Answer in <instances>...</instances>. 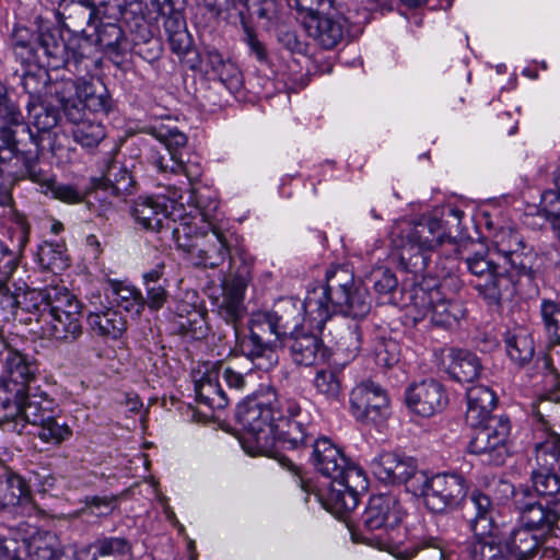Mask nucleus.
<instances>
[{"mask_svg":"<svg viewBox=\"0 0 560 560\" xmlns=\"http://www.w3.org/2000/svg\"><path fill=\"white\" fill-rule=\"evenodd\" d=\"M540 211L555 230L560 229V194L548 189L541 196Z\"/></svg>","mask_w":560,"mask_h":560,"instance_id":"864d4df0","label":"nucleus"},{"mask_svg":"<svg viewBox=\"0 0 560 560\" xmlns=\"http://www.w3.org/2000/svg\"><path fill=\"white\" fill-rule=\"evenodd\" d=\"M38 260L43 268L60 272L68 267V256L65 245L45 242L38 248Z\"/></svg>","mask_w":560,"mask_h":560,"instance_id":"49530a36","label":"nucleus"},{"mask_svg":"<svg viewBox=\"0 0 560 560\" xmlns=\"http://www.w3.org/2000/svg\"><path fill=\"white\" fill-rule=\"evenodd\" d=\"M469 503L475 512L470 518V529L474 535L485 536L500 528L494 522V508L488 495L475 490L469 497Z\"/></svg>","mask_w":560,"mask_h":560,"instance_id":"72a5a7b5","label":"nucleus"},{"mask_svg":"<svg viewBox=\"0 0 560 560\" xmlns=\"http://www.w3.org/2000/svg\"><path fill=\"white\" fill-rule=\"evenodd\" d=\"M177 198H180L177 190L172 192V198L140 196L133 201L131 215L136 223L144 230L160 232L163 229H171L177 245L186 248L190 245L184 243L183 238H190L203 230L198 226L197 217L192 215V209L185 212L183 206H176Z\"/></svg>","mask_w":560,"mask_h":560,"instance_id":"6e6552de","label":"nucleus"},{"mask_svg":"<svg viewBox=\"0 0 560 560\" xmlns=\"http://www.w3.org/2000/svg\"><path fill=\"white\" fill-rule=\"evenodd\" d=\"M504 340L506 353L515 364L523 366L532 361L535 354V345L527 328L515 326L509 329Z\"/></svg>","mask_w":560,"mask_h":560,"instance_id":"f704fd0d","label":"nucleus"},{"mask_svg":"<svg viewBox=\"0 0 560 560\" xmlns=\"http://www.w3.org/2000/svg\"><path fill=\"white\" fill-rule=\"evenodd\" d=\"M407 406L422 417L441 412L448 405V394L442 383L434 378L411 384L406 390Z\"/></svg>","mask_w":560,"mask_h":560,"instance_id":"412c9836","label":"nucleus"},{"mask_svg":"<svg viewBox=\"0 0 560 560\" xmlns=\"http://www.w3.org/2000/svg\"><path fill=\"white\" fill-rule=\"evenodd\" d=\"M95 551L89 560H131V546L121 537H108L94 545Z\"/></svg>","mask_w":560,"mask_h":560,"instance_id":"ea45409f","label":"nucleus"},{"mask_svg":"<svg viewBox=\"0 0 560 560\" xmlns=\"http://www.w3.org/2000/svg\"><path fill=\"white\" fill-rule=\"evenodd\" d=\"M538 536L523 526L514 528L505 539L504 548L515 560L532 558L540 547Z\"/></svg>","mask_w":560,"mask_h":560,"instance_id":"e433bc0d","label":"nucleus"},{"mask_svg":"<svg viewBox=\"0 0 560 560\" xmlns=\"http://www.w3.org/2000/svg\"><path fill=\"white\" fill-rule=\"evenodd\" d=\"M474 434L469 442V452L476 455H487L494 465L504 463L508 451L506 441L511 425L508 419L492 417L480 424L472 425Z\"/></svg>","mask_w":560,"mask_h":560,"instance_id":"dca6fc26","label":"nucleus"},{"mask_svg":"<svg viewBox=\"0 0 560 560\" xmlns=\"http://www.w3.org/2000/svg\"><path fill=\"white\" fill-rule=\"evenodd\" d=\"M206 65L231 93L241 89L243 83L242 73L235 63L225 61L218 51H209L206 56Z\"/></svg>","mask_w":560,"mask_h":560,"instance_id":"58836bf2","label":"nucleus"},{"mask_svg":"<svg viewBox=\"0 0 560 560\" xmlns=\"http://www.w3.org/2000/svg\"><path fill=\"white\" fill-rule=\"evenodd\" d=\"M22 308L28 316L24 324H35L46 338L72 342L82 335V306L67 288L48 287L24 292Z\"/></svg>","mask_w":560,"mask_h":560,"instance_id":"7ed1b4c3","label":"nucleus"},{"mask_svg":"<svg viewBox=\"0 0 560 560\" xmlns=\"http://www.w3.org/2000/svg\"><path fill=\"white\" fill-rule=\"evenodd\" d=\"M55 93L67 119L73 125L74 140L85 148H94L105 138V128L95 117L107 107L103 94H96L92 83L63 80L54 84Z\"/></svg>","mask_w":560,"mask_h":560,"instance_id":"39448f33","label":"nucleus"},{"mask_svg":"<svg viewBox=\"0 0 560 560\" xmlns=\"http://www.w3.org/2000/svg\"><path fill=\"white\" fill-rule=\"evenodd\" d=\"M237 420L244 429L241 440L250 455H271L276 448L277 404L268 397L249 398L237 408Z\"/></svg>","mask_w":560,"mask_h":560,"instance_id":"9d476101","label":"nucleus"},{"mask_svg":"<svg viewBox=\"0 0 560 560\" xmlns=\"http://www.w3.org/2000/svg\"><path fill=\"white\" fill-rule=\"evenodd\" d=\"M277 404L276 447L294 450L304 445L312 434L301 417L299 402L289 396L275 397Z\"/></svg>","mask_w":560,"mask_h":560,"instance_id":"2eb2a0df","label":"nucleus"},{"mask_svg":"<svg viewBox=\"0 0 560 560\" xmlns=\"http://www.w3.org/2000/svg\"><path fill=\"white\" fill-rule=\"evenodd\" d=\"M3 363L9 380L22 386L24 390L36 378L38 372L37 361L4 343Z\"/></svg>","mask_w":560,"mask_h":560,"instance_id":"c85d7f7f","label":"nucleus"},{"mask_svg":"<svg viewBox=\"0 0 560 560\" xmlns=\"http://www.w3.org/2000/svg\"><path fill=\"white\" fill-rule=\"evenodd\" d=\"M249 331L254 335V338H260L262 340L275 338V347L283 337L278 322L271 312L254 315L250 319Z\"/></svg>","mask_w":560,"mask_h":560,"instance_id":"de8ad7c7","label":"nucleus"},{"mask_svg":"<svg viewBox=\"0 0 560 560\" xmlns=\"http://www.w3.org/2000/svg\"><path fill=\"white\" fill-rule=\"evenodd\" d=\"M0 119L2 127L21 126L24 117L19 106L10 98L7 88L0 83Z\"/></svg>","mask_w":560,"mask_h":560,"instance_id":"3c124183","label":"nucleus"},{"mask_svg":"<svg viewBox=\"0 0 560 560\" xmlns=\"http://www.w3.org/2000/svg\"><path fill=\"white\" fill-rule=\"evenodd\" d=\"M536 448L538 459L549 455L552 462L545 458V464L550 468H541L533 472V486L540 495H555L560 492V477L552 470L556 464L560 466V435L551 433Z\"/></svg>","mask_w":560,"mask_h":560,"instance_id":"4be33fe9","label":"nucleus"},{"mask_svg":"<svg viewBox=\"0 0 560 560\" xmlns=\"http://www.w3.org/2000/svg\"><path fill=\"white\" fill-rule=\"evenodd\" d=\"M30 482L39 492H48L54 489L56 478L46 469L33 472Z\"/></svg>","mask_w":560,"mask_h":560,"instance_id":"69168bd1","label":"nucleus"},{"mask_svg":"<svg viewBox=\"0 0 560 560\" xmlns=\"http://www.w3.org/2000/svg\"><path fill=\"white\" fill-rule=\"evenodd\" d=\"M447 365L448 375L456 382L466 384L479 378L482 365L479 358L467 350L453 349Z\"/></svg>","mask_w":560,"mask_h":560,"instance_id":"473e14b6","label":"nucleus"},{"mask_svg":"<svg viewBox=\"0 0 560 560\" xmlns=\"http://www.w3.org/2000/svg\"><path fill=\"white\" fill-rule=\"evenodd\" d=\"M466 420L470 425H476L491 419L490 413L495 407L494 393L487 386L478 385L467 389Z\"/></svg>","mask_w":560,"mask_h":560,"instance_id":"2f4dec72","label":"nucleus"},{"mask_svg":"<svg viewBox=\"0 0 560 560\" xmlns=\"http://www.w3.org/2000/svg\"><path fill=\"white\" fill-rule=\"evenodd\" d=\"M88 324L94 334L110 339L120 338L127 329L124 316L110 307L95 306L88 315Z\"/></svg>","mask_w":560,"mask_h":560,"instance_id":"7c9ffc66","label":"nucleus"},{"mask_svg":"<svg viewBox=\"0 0 560 560\" xmlns=\"http://www.w3.org/2000/svg\"><path fill=\"white\" fill-rule=\"evenodd\" d=\"M10 434H22V428L11 417H4L0 420V450L7 448Z\"/></svg>","mask_w":560,"mask_h":560,"instance_id":"774afa93","label":"nucleus"},{"mask_svg":"<svg viewBox=\"0 0 560 560\" xmlns=\"http://www.w3.org/2000/svg\"><path fill=\"white\" fill-rule=\"evenodd\" d=\"M405 512L394 495H373L361 516L359 533L352 537L357 541L388 552H400L405 532L401 526Z\"/></svg>","mask_w":560,"mask_h":560,"instance_id":"0eeeda50","label":"nucleus"},{"mask_svg":"<svg viewBox=\"0 0 560 560\" xmlns=\"http://www.w3.org/2000/svg\"><path fill=\"white\" fill-rule=\"evenodd\" d=\"M339 347L345 348L349 354L354 355L360 349V332L358 328H348L341 336Z\"/></svg>","mask_w":560,"mask_h":560,"instance_id":"338daca9","label":"nucleus"},{"mask_svg":"<svg viewBox=\"0 0 560 560\" xmlns=\"http://www.w3.org/2000/svg\"><path fill=\"white\" fill-rule=\"evenodd\" d=\"M312 462L322 475L331 479L327 491L317 494L323 508L337 517H343L354 510L360 493L369 488L363 469L350 462L342 450L326 438L315 441Z\"/></svg>","mask_w":560,"mask_h":560,"instance_id":"f03ea898","label":"nucleus"},{"mask_svg":"<svg viewBox=\"0 0 560 560\" xmlns=\"http://www.w3.org/2000/svg\"><path fill=\"white\" fill-rule=\"evenodd\" d=\"M350 406L357 420L378 422L388 413L389 398L378 384L364 381L351 390Z\"/></svg>","mask_w":560,"mask_h":560,"instance_id":"a211bd4d","label":"nucleus"},{"mask_svg":"<svg viewBox=\"0 0 560 560\" xmlns=\"http://www.w3.org/2000/svg\"><path fill=\"white\" fill-rule=\"evenodd\" d=\"M38 42L45 55L49 58L48 65L59 68L67 62V46L57 30H42Z\"/></svg>","mask_w":560,"mask_h":560,"instance_id":"a19ab883","label":"nucleus"},{"mask_svg":"<svg viewBox=\"0 0 560 560\" xmlns=\"http://www.w3.org/2000/svg\"><path fill=\"white\" fill-rule=\"evenodd\" d=\"M90 548L59 547L49 560H89Z\"/></svg>","mask_w":560,"mask_h":560,"instance_id":"0e129e2a","label":"nucleus"},{"mask_svg":"<svg viewBox=\"0 0 560 560\" xmlns=\"http://www.w3.org/2000/svg\"><path fill=\"white\" fill-rule=\"evenodd\" d=\"M24 389L9 378L0 381V409H7L11 404L18 407L23 398Z\"/></svg>","mask_w":560,"mask_h":560,"instance_id":"5fc2aeb1","label":"nucleus"},{"mask_svg":"<svg viewBox=\"0 0 560 560\" xmlns=\"http://www.w3.org/2000/svg\"><path fill=\"white\" fill-rule=\"evenodd\" d=\"M221 377L224 380L230 390L242 392L246 386L245 374L222 362H220V378Z\"/></svg>","mask_w":560,"mask_h":560,"instance_id":"680f3d73","label":"nucleus"},{"mask_svg":"<svg viewBox=\"0 0 560 560\" xmlns=\"http://www.w3.org/2000/svg\"><path fill=\"white\" fill-rule=\"evenodd\" d=\"M500 528L489 535H474L475 539L466 548L468 560H503Z\"/></svg>","mask_w":560,"mask_h":560,"instance_id":"4c0bfd02","label":"nucleus"},{"mask_svg":"<svg viewBox=\"0 0 560 560\" xmlns=\"http://www.w3.org/2000/svg\"><path fill=\"white\" fill-rule=\"evenodd\" d=\"M54 198L66 202V203H79L83 200V194L74 186L69 184H56V183H45Z\"/></svg>","mask_w":560,"mask_h":560,"instance_id":"4d7b16f0","label":"nucleus"},{"mask_svg":"<svg viewBox=\"0 0 560 560\" xmlns=\"http://www.w3.org/2000/svg\"><path fill=\"white\" fill-rule=\"evenodd\" d=\"M0 173L12 186L25 178L42 185L48 182L47 173L39 166L37 150L20 151L15 131L9 127H0Z\"/></svg>","mask_w":560,"mask_h":560,"instance_id":"f8f14e48","label":"nucleus"},{"mask_svg":"<svg viewBox=\"0 0 560 560\" xmlns=\"http://www.w3.org/2000/svg\"><path fill=\"white\" fill-rule=\"evenodd\" d=\"M86 509L93 514L108 515L118 505V497L116 495H93L85 498Z\"/></svg>","mask_w":560,"mask_h":560,"instance_id":"6e6d98bb","label":"nucleus"},{"mask_svg":"<svg viewBox=\"0 0 560 560\" xmlns=\"http://www.w3.org/2000/svg\"><path fill=\"white\" fill-rule=\"evenodd\" d=\"M147 299H144L145 305L151 311L160 310L165 302L167 301L168 293L164 284L162 283H152L145 285Z\"/></svg>","mask_w":560,"mask_h":560,"instance_id":"052dcab7","label":"nucleus"},{"mask_svg":"<svg viewBox=\"0 0 560 560\" xmlns=\"http://www.w3.org/2000/svg\"><path fill=\"white\" fill-rule=\"evenodd\" d=\"M124 37L121 28L116 23H106L98 31V42L106 48L115 49Z\"/></svg>","mask_w":560,"mask_h":560,"instance_id":"bf43d9fd","label":"nucleus"},{"mask_svg":"<svg viewBox=\"0 0 560 560\" xmlns=\"http://www.w3.org/2000/svg\"><path fill=\"white\" fill-rule=\"evenodd\" d=\"M20 506L32 510V497L27 482L13 470L0 468V512L9 508Z\"/></svg>","mask_w":560,"mask_h":560,"instance_id":"cd10ccee","label":"nucleus"},{"mask_svg":"<svg viewBox=\"0 0 560 560\" xmlns=\"http://www.w3.org/2000/svg\"><path fill=\"white\" fill-rule=\"evenodd\" d=\"M271 313L277 319L283 337L302 331L305 324L310 329L317 331L324 329V326L316 325L313 315L308 312L306 299L303 302L293 298L280 300Z\"/></svg>","mask_w":560,"mask_h":560,"instance_id":"393cba45","label":"nucleus"},{"mask_svg":"<svg viewBox=\"0 0 560 560\" xmlns=\"http://www.w3.org/2000/svg\"><path fill=\"white\" fill-rule=\"evenodd\" d=\"M107 285V294L117 306L128 313L140 316L145 307V302L142 293L136 287L114 279H109Z\"/></svg>","mask_w":560,"mask_h":560,"instance_id":"c9c22d12","label":"nucleus"},{"mask_svg":"<svg viewBox=\"0 0 560 560\" xmlns=\"http://www.w3.org/2000/svg\"><path fill=\"white\" fill-rule=\"evenodd\" d=\"M104 179L107 183L108 189L115 196H120L129 191L131 186V176L127 168L122 167L118 163H112L105 174Z\"/></svg>","mask_w":560,"mask_h":560,"instance_id":"8fccbe9b","label":"nucleus"},{"mask_svg":"<svg viewBox=\"0 0 560 560\" xmlns=\"http://www.w3.org/2000/svg\"><path fill=\"white\" fill-rule=\"evenodd\" d=\"M304 27L320 47L332 49L345 37L347 20L338 13H323L304 19Z\"/></svg>","mask_w":560,"mask_h":560,"instance_id":"a878e982","label":"nucleus"},{"mask_svg":"<svg viewBox=\"0 0 560 560\" xmlns=\"http://www.w3.org/2000/svg\"><path fill=\"white\" fill-rule=\"evenodd\" d=\"M306 307L316 325L325 326L331 314L340 313L352 318H363L371 311L366 288L355 282L353 272L341 266L326 272V284L307 292Z\"/></svg>","mask_w":560,"mask_h":560,"instance_id":"20e7f679","label":"nucleus"},{"mask_svg":"<svg viewBox=\"0 0 560 560\" xmlns=\"http://www.w3.org/2000/svg\"><path fill=\"white\" fill-rule=\"evenodd\" d=\"M293 2L292 7L300 13L303 24L304 19L323 14L325 8H331L330 0H293Z\"/></svg>","mask_w":560,"mask_h":560,"instance_id":"13d9d810","label":"nucleus"},{"mask_svg":"<svg viewBox=\"0 0 560 560\" xmlns=\"http://www.w3.org/2000/svg\"><path fill=\"white\" fill-rule=\"evenodd\" d=\"M150 133L164 145L170 158L166 160L159 151L151 150L148 156L149 163L160 173L185 174L189 180H192L194 176L184 164L180 153V150L187 144L186 135L177 128L165 125L151 127Z\"/></svg>","mask_w":560,"mask_h":560,"instance_id":"f3484780","label":"nucleus"},{"mask_svg":"<svg viewBox=\"0 0 560 560\" xmlns=\"http://www.w3.org/2000/svg\"><path fill=\"white\" fill-rule=\"evenodd\" d=\"M370 282H372L375 292L380 296H389L397 288L398 280L395 273L386 267H376L374 268L370 276Z\"/></svg>","mask_w":560,"mask_h":560,"instance_id":"603ef678","label":"nucleus"},{"mask_svg":"<svg viewBox=\"0 0 560 560\" xmlns=\"http://www.w3.org/2000/svg\"><path fill=\"white\" fill-rule=\"evenodd\" d=\"M56 409L57 402L47 393L39 388H35L33 393L26 389L16 407V413L11 418L22 428L23 433L28 424L38 427L49 419Z\"/></svg>","mask_w":560,"mask_h":560,"instance_id":"b1692460","label":"nucleus"},{"mask_svg":"<svg viewBox=\"0 0 560 560\" xmlns=\"http://www.w3.org/2000/svg\"><path fill=\"white\" fill-rule=\"evenodd\" d=\"M247 283V278L241 273L224 280L221 298L217 299L218 314L233 326L235 335L234 351L248 358L258 369L269 370L278 362L275 352V338L267 340L254 338L250 331L249 336L241 337L236 327L245 313L243 299Z\"/></svg>","mask_w":560,"mask_h":560,"instance_id":"423d86ee","label":"nucleus"},{"mask_svg":"<svg viewBox=\"0 0 560 560\" xmlns=\"http://www.w3.org/2000/svg\"><path fill=\"white\" fill-rule=\"evenodd\" d=\"M371 469L375 477L385 483H407L415 493L417 489V475L424 474L419 470L412 457L396 453H382L371 462Z\"/></svg>","mask_w":560,"mask_h":560,"instance_id":"6ab92c4d","label":"nucleus"},{"mask_svg":"<svg viewBox=\"0 0 560 560\" xmlns=\"http://www.w3.org/2000/svg\"><path fill=\"white\" fill-rule=\"evenodd\" d=\"M290 351L296 364L311 366L324 363L328 359V351L315 334L300 331L291 336Z\"/></svg>","mask_w":560,"mask_h":560,"instance_id":"c756f323","label":"nucleus"},{"mask_svg":"<svg viewBox=\"0 0 560 560\" xmlns=\"http://www.w3.org/2000/svg\"><path fill=\"white\" fill-rule=\"evenodd\" d=\"M522 526L530 530H544L553 537L560 536V500H555L547 506L533 502L520 505Z\"/></svg>","mask_w":560,"mask_h":560,"instance_id":"bb28decb","label":"nucleus"},{"mask_svg":"<svg viewBox=\"0 0 560 560\" xmlns=\"http://www.w3.org/2000/svg\"><path fill=\"white\" fill-rule=\"evenodd\" d=\"M467 491V482L460 475L436 474L431 477L427 472L417 475L415 494L421 495L425 506L434 513L456 509L466 498Z\"/></svg>","mask_w":560,"mask_h":560,"instance_id":"ddd939ff","label":"nucleus"},{"mask_svg":"<svg viewBox=\"0 0 560 560\" xmlns=\"http://www.w3.org/2000/svg\"><path fill=\"white\" fill-rule=\"evenodd\" d=\"M194 199L192 215H196L199 228L203 232H198L189 240L196 236L208 237L197 248V265L205 268H215L223 264L229 256V245L224 233L219 225V203L215 195L209 189L192 190Z\"/></svg>","mask_w":560,"mask_h":560,"instance_id":"9b49d317","label":"nucleus"},{"mask_svg":"<svg viewBox=\"0 0 560 560\" xmlns=\"http://www.w3.org/2000/svg\"><path fill=\"white\" fill-rule=\"evenodd\" d=\"M22 86L25 93L28 94V102L45 101L46 95L51 90L48 72L39 67L26 71L22 77Z\"/></svg>","mask_w":560,"mask_h":560,"instance_id":"37998d69","label":"nucleus"},{"mask_svg":"<svg viewBox=\"0 0 560 560\" xmlns=\"http://www.w3.org/2000/svg\"><path fill=\"white\" fill-rule=\"evenodd\" d=\"M495 252L475 254L465 260L468 271L476 277L474 288L490 305H499L502 299L511 296L521 276L533 273L532 248L526 250L521 235L502 228L492 238Z\"/></svg>","mask_w":560,"mask_h":560,"instance_id":"f257e3e1","label":"nucleus"},{"mask_svg":"<svg viewBox=\"0 0 560 560\" xmlns=\"http://www.w3.org/2000/svg\"><path fill=\"white\" fill-rule=\"evenodd\" d=\"M59 545L57 535L46 530H36L25 540L28 556L38 560H49Z\"/></svg>","mask_w":560,"mask_h":560,"instance_id":"79ce46f5","label":"nucleus"},{"mask_svg":"<svg viewBox=\"0 0 560 560\" xmlns=\"http://www.w3.org/2000/svg\"><path fill=\"white\" fill-rule=\"evenodd\" d=\"M411 310L413 319L429 318L436 326L451 327L465 316L463 304L446 296L441 285L424 282L413 289Z\"/></svg>","mask_w":560,"mask_h":560,"instance_id":"4468645a","label":"nucleus"},{"mask_svg":"<svg viewBox=\"0 0 560 560\" xmlns=\"http://www.w3.org/2000/svg\"><path fill=\"white\" fill-rule=\"evenodd\" d=\"M444 232L438 220L419 222L397 221L390 241L402 268L419 272L427 267V254L443 241Z\"/></svg>","mask_w":560,"mask_h":560,"instance_id":"1a4fd4ad","label":"nucleus"},{"mask_svg":"<svg viewBox=\"0 0 560 560\" xmlns=\"http://www.w3.org/2000/svg\"><path fill=\"white\" fill-rule=\"evenodd\" d=\"M38 427V438L45 443L60 444L72 435L71 428L66 422H58L55 413Z\"/></svg>","mask_w":560,"mask_h":560,"instance_id":"09e8293b","label":"nucleus"},{"mask_svg":"<svg viewBox=\"0 0 560 560\" xmlns=\"http://www.w3.org/2000/svg\"><path fill=\"white\" fill-rule=\"evenodd\" d=\"M198 401L211 409H223L229 404V395L220 383V362L203 363L194 375Z\"/></svg>","mask_w":560,"mask_h":560,"instance_id":"5701e85b","label":"nucleus"},{"mask_svg":"<svg viewBox=\"0 0 560 560\" xmlns=\"http://www.w3.org/2000/svg\"><path fill=\"white\" fill-rule=\"evenodd\" d=\"M26 109L28 114L30 124L33 125L39 132H48L55 128L59 120V113L55 107L42 102H27Z\"/></svg>","mask_w":560,"mask_h":560,"instance_id":"a18cd8bd","label":"nucleus"},{"mask_svg":"<svg viewBox=\"0 0 560 560\" xmlns=\"http://www.w3.org/2000/svg\"><path fill=\"white\" fill-rule=\"evenodd\" d=\"M59 4L60 14L75 26L89 25L94 19L116 20L121 13L119 0H51Z\"/></svg>","mask_w":560,"mask_h":560,"instance_id":"aec40b11","label":"nucleus"},{"mask_svg":"<svg viewBox=\"0 0 560 560\" xmlns=\"http://www.w3.org/2000/svg\"><path fill=\"white\" fill-rule=\"evenodd\" d=\"M313 385L317 394L327 400H338L342 389L341 372L336 369H319L316 371Z\"/></svg>","mask_w":560,"mask_h":560,"instance_id":"c03bdc74","label":"nucleus"},{"mask_svg":"<svg viewBox=\"0 0 560 560\" xmlns=\"http://www.w3.org/2000/svg\"><path fill=\"white\" fill-rule=\"evenodd\" d=\"M18 262V254L0 241V275L4 278L10 277L15 270Z\"/></svg>","mask_w":560,"mask_h":560,"instance_id":"e2e57ef3","label":"nucleus"}]
</instances>
